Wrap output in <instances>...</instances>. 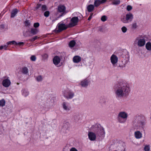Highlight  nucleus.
I'll list each match as a JSON object with an SVG mask.
<instances>
[{
	"label": "nucleus",
	"instance_id": "50",
	"mask_svg": "<svg viewBox=\"0 0 151 151\" xmlns=\"http://www.w3.org/2000/svg\"><path fill=\"white\" fill-rule=\"evenodd\" d=\"M57 19V18H56L54 19H53L52 20V22H55Z\"/></svg>",
	"mask_w": 151,
	"mask_h": 151
},
{
	"label": "nucleus",
	"instance_id": "28",
	"mask_svg": "<svg viewBox=\"0 0 151 151\" xmlns=\"http://www.w3.org/2000/svg\"><path fill=\"white\" fill-rule=\"evenodd\" d=\"M36 79L38 82H40L41 81L42 79L43 78L41 76H37L36 78Z\"/></svg>",
	"mask_w": 151,
	"mask_h": 151
},
{
	"label": "nucleus",
	"instance_id": "46",
	"mask_svg": "<svg viewBox=\"0 0 151 151\" xmlns=\"http://www.w3.org/2000/svg\"><path fill=\"white\" fill-rule=\"evenodd\" d=\"M47 8L46 6L45 5H43L42 6V9H46Z\"/></svg>",
	"mask_w": 151,
	"mask_h": 151
},
{
	"label": "nucleus",
	"instance_id": "6",
	"mask_svg": "<svg viewBox=\"0 0 151 151\" xmlns=\"http://www.w3.org/2000/svg\"><path fill=\"white\" fill-rule=\"evenodd\" d=\"M79 21V18L77 17H72L70 20V22L68 24V27H73L77 24Z\"/></svg>",
	"mask_w": 151,
	"mask_h": 151
},
{
	"label": "nucleus",
	"instance_id": "35",
	"mask_svg": "<svg viewBox=\"0 0 151 151\" xmlns=\"http://www.w3.org/2000/svg\"><path fill=\"white\" fill-rule=\"evenodd\" d=\"M94 8V6L93 5L91 4L87 7V9H93Z\"/></svg>",
	"mask_w": 151,
	"mask_h": 151
},
{
	"label": "nucleus",
	"instance_id": "34",
	"mask_svg": "<svg viewBox=\"0 0 151 151\" xmlns=\"http://www.w3.org/2000/svg\"><path fill=\"white\" fill-rule=\"evenodd\" d=\"M8 45L6 44V45L1 46L0 47V50H1L3 49H4L5 50H6V48L8 47Z\"/></svg>",
	"mask_w": 151,
	"mask_h": 151
},
{
	"label": "nucleus",
	"instance_id": "41",
	"mask_svg": "<svg viewBox=\"0 0 151 151\" xmlns=\"http://www.w3.org/2000/svg\"><path fill=\"white\" fill-rule=\"evenodd\" d=\"M39 23L38 22L34 23V26L35 28L38 27L39 26Z\"/></svg>",
	"mask_w": 151,
	"mask_h": 151
},
{
	"label": "nucleus",
	"instance_id": "24",
	"mask_svg": "<svg viewBox=\"0 0 151 151\" xmlns=\"http://www.w3.org/2000/svg\"><path fill=\"white\" fill-rule=\"evenodd\" d=\"M76 44V42L74 40L71 41L69 44V46L71 47H73Z\"/></svg>",
	"mask_w": 151,
	"mask_h": 151
},
{
	"label": "nucleus",
	"instance_id": "18",
	"mask_svg": "<svg viewBox=\"0 0 151 151\" xmlns=\"http://www.w3.org/2000/svg\"><path fill=\"white\" fill-rule=\"evenodd\" d=\"M103 0H95L94 2V5L96 7H98L101 4L104 3Z\"/></svg>",
	"mask_w": 151,
	"mask_h": 151
},
{
	"label": "nucleus",
	"instance_id": "12",
	"mask_svg": "<svg viewBox=\"0 0 151 151\" xmlns=\"http://www.w3.org/2000/svg\"><path fill=\"white\" fill-rule=\"evenodd\" d=\"M11 84L10 80L8 79H4L2 82L3 86L5 87H9Z\"/></svg>",
	"mask_w": 151,
	"mask_h": 151
},
{
	"label": "nucleus",
	"instance_id": "1",
	"mask_svg": "<svg viewBox=\"0 0 151 151\" xmlns=\"http://www.w3.org/2000/svg\"><path fill=\"white\" fill-rule=\"evenodd\" d=\"M114 88L115 95L118 99L128 95L130 91L129 85L123 81L118 82L114 85Z\"/></svg>",
	"mask_w": 151,
	"mask_h": 151
},
{
	"label": "nucleus",
	"instance_id": "13",
	"mask_svg": "<svg viewBox=\"0 0 151 151\" xmlns=\"http://www.w3.org/2000/svg\"><path fill=\"white\" fill-rule=\"evenodd\" d=\"M88 138L91 141L95 140L96 138L95 134L93 132H89L88 133Z\"/></svg>",
	"mask_w": 151,
	"mask_h": 151
},
{
	"label": "nucleus",
	"instance_id": "29",
	"mask_svg": "<svg viewBox=\"0 0 151 151\" xmlns=\"http://www.w3.org/2000/svg\"><path fill=\"white\" fill-rule=\"evenodd\" d=\"M120 1L119 0H114L112 2V4L115 5H118L120 3Z\"/></svg>",
	"mask_w": 151,
	"mask_h": 151
},
{
	"label": "nucleus",
	"instance_id": "40",
	"mask_svg": "<svg viewBox=\"0 0 151 151\" xmlns=\"http://www.w3.org/2000/svg\"><path fill=\"white\" fill-rule=\"evenodd\" d=\"M37 38V36H35L32 38L30 39L29 40L31 42H33Z\"/></svg>",
	"mask_w": 151,
	"mask_h": 151
},
{
	"label": "nucleus",
	"instance_id": "32",
	"mask_svg": "<svg viewBox=\"0 0 151 151\" xmlns=\"http://www.w3.org/2000/svg\"><path fill=\"white\" fill-rule=\"evenodd\" d=\"M107 19V18L106 16L105 15H104L101 17V20L102 21L104 22L106 21Z\"/></svg>",
	"mask_w": 151,
	"mask_h": 151
},
{
	"label": "nucleus",
	"instance_id": "19",
	"mask_svg": "<svg viewBox=\"0 0 151 151\" xmlns=\"http://www.w3.org/2000/svg\"><path fill=\"white\" fill-rule=\"evenodd\" d=\"M134 135L135 137L137 139H140L142 137V134L139 131L135 132H134Z\"/></svg>",
	"mask_w": 151,
	"mask_h": 151
},
{
	"label": "nucleus",
	"instance_id": "39",
	"mask_svg": "<svg viewBox=\"0 0 151 151\" xmlns=\"http://www.w3.org/2000/svg\"><path fill=\"white\" fill-rule=\"evenodd\" d=\"M25 24L26 26L29 27L30 25V23L29 20H26L25 22Z\"/></svg>",
	"mask_w": 151,
	"mask_h": 151
},
{
	"label": "nucleus",
	"instance_id": "38",
	"mask_svg": "<svg viewBox=\"0 0 151 151\" xmlns=\"http://www.w3.org/2000/svg\"><path fill=\"white\" fill-rule=\"evenodd\" d=\"M36 57L35 55H32L30 57V59L32 61H35L36 60Z\"/></svg>",
	"mask_w": 151,
	"mask_h": 151
},
{
	"label": "nucleus",
	"instance_id": "25",
	"mask_svg": "<svg viewBox=\"0 0 151 151\" xmlns=\"http://www.w3.org/2000/svg\"><path fill=\"white\" fill-rule=\"evenodd\" d=\"M30 32L33 35H35L37 33L38 31L36 29L32 28L31 29Z\"/></svg>",
	"mask_w": 151,
	"mask_h": 151
},
{
	"label": "nucleus",
	"instance_id": "45",
	"mask_svg": "<svg viewBox=\"0 0 151 151\" xmlns=\"http://www.w3.org/2000/svg\"><path fill=\"white\" fill-rule=\"evenodd\" d=\"M132 7L131 6L128 5L127 6V9H132Z\"/></svg>",
	"mask_w": 151,
	"mask_h": 151
},
{
	"label": "nucleus",
	"instance_id": "52",
	"mask_svg": "<svg viewBox=\"0 0 151 151\" xmlns=\"http://www.w3.org/2000/svg\"><path fill=\"white\" fill-rule=\"evenodd\" d=\"M73 117L75 119L76 118H77V116H74Z\"/></svg>",
	"mask_w": 151,
	"mask_h": 151
},
{
	"label": "nucleus",
	"instance_id": "27",
	"mask_svg": "<svg viewBox=\"0 0 151 151\" xmlns=\"http://www.w3.org/2000/svg\"><path fill=\"white\" fill-rule=\"evenodd\" d=\"M5 104V101L4 99L0 100V106H3Z\"/></svg>",
	"mask_w": 151,
	"mask_h": 151
},
{
	"label": "nucleus",
	"instance_id": "31",
	"mask_svg": "<svg viewBox=\"0 0 151 151\" xmlns=\"http://www.w3.org/2000/svg\"><path fill=\"white\" fill-rule=\"evenodd\" d=\"M150 150V147L149 145H147L145 146L144 148V150L145 151H149Z\"/></svg>",
	"mask_w": 151,
	"mask_h": 151
},
{
	"label": "nucleus",
	"instance_id": "26",
	"mask_svg": "<svg viewBox=\"0 0 151 151\" xmlns=\"http://www.w3.org/2000/svg\"><path fill=\"white\" fill-rule=\"evenodd\" d=\"M131 26L132 28L133 29H136L138 27L137 23L136 22H133Z\"/></svg>",
	"mask_w": 151,
	"mask_h": 151
},
{
	"label": "nucleus",
	"instance_id": "15",
	"mask_svg": "<svg viewBox=\"0 0 151 151\" xmlns=\"http://www.w3.org/2000/svg\"><path fill=\"white\" fill-rule=\"evenodd\" d=\"M60 61V59L59 57L57 56H55L53 59V62L54 64L57 65L59 64Z\"/></svg>",
	"mask_w": 151,
	"mask_h": 151
},
{
	"label": "nucleus",
	"instance_id": "16",
	"mask_svg": "<svg viewBox=\"0 0 151 151\" xmlns=\"http://www.w3.org/2000/svg\"><path fill=\"white\" fill-rule=\"evenodd\" d=\"M81 60V58L79 56L76 55L74 56L73 58V61L75 63H78Z\"/></svg>",
	"mask_w": 151,
	"mask_h": 151
},
{
	"label": "nucleus",
	"instance_id": "33",
	"mask_svg": "<svg viewBox=\"0 0 151 151\" xmlns=\"http://www.w3.org/2000/svg\"><path fill=\"white\" fill-rule=\"evenodd\" d=\"M16 42L15 41H9L6 43V44L7 45H11V44H15V43Z\"/></svg>",
	"mask_w": 151,
	"mask_h": 151
},
{
	"label": "nucleus",
	"instance_id": "43",
	"mask_svg": "<svg viewBox=\"0 0 151 151\" xmlns=\"http://www.w3.org/2000/svg\"><path fill=\"white\" fill-rule=\"evenodd\" d=\"M70 151H78V150L75 148L73 147L70 149Z\"/></svg>",
	"mask_w": 151,
	"mask_h": 151
},
{
	"label": "nucleus",
	"instance_id": "21",
	"mask_svg": "<svg viewBox=\"0 0 151 151\" xmlns=\"http://www.w3.org/2000/svg\"><path fill=\"white\" fill-rule=\"evenodd\" d=\"M146 49L148 51L151 50V42H148L145 43Z\"/></svg>",
	"mask_w": 151,
	"mask_h": 151
},
{
	"label": "nucleus",
	"instance_id": "10",
	"mask_svg": "<svg viewBox=\"0 0 151 151\" xmlns=\"http://www.w3.org/2000/svg\"><path fill=\"white\" fill-rule=\"evenodd\" d=\"M90 83V81L88 79L86 78L81 81L80 84L82 87H87Z\"/></svg>",
	"mask_w": 151,
	"mask_h": 151
},
{
	"label": "nucleus",
	"instance_id": "36",
	"mask_svg": "<svg viewBox=\"0 0 151 151\" xmlns=\"http://www.w3.org/2000/svg\"><path fill=\"white\" fill-rule=\"evenodd\" d=\"M121 29H122V31L123 33L126 32H127V28L126 27H125L124 26Z\"/></svg>",
	"mask_w": 151,
	"mask_h": 151
},
{
	"label": "nucleus",
	"instance_id": "4",
	"mask_svg": "<svg viewBox=\"0 0 151 151\" xmlns=\"http://www.w3.org/2000/svg\"><path fill=\"white\" fill-rule=\"evenodd\" d=\"M128 117V114L124 111L119 112L118 115V120L121 123H124L126 121Z\"/></svg>",
	"mask_w": 151,
	"mask_h": 151
},
{
	"label": "nucleus",
	"instance_id": "3",
	"mask_svg": "<svg viewBox=\"0 0 151 151\" xmlns=\"http://www.w3.org/2000/svg\"><path fill=\"white\" fill-rule=\"evenodd\" d=\"M146 37L144 36L139 35L135 39L134 43L139 47H142L145 46L146 43Z\"/></svg>",
	"mask_w": 151,
	"mask_h": 151
},
{
	"label": "nucleus",
	"instance_id": "17",
	"mask_svg": "<svg viewBox=\"0 0 151 151\" xmlns=\"http://www.w3.org/2000/svg\"><path fill=\"white\" fill-rule=\"evenodd\" d=\"M67 12L68 11H66V10H58L57 14L58 16V18L62 16Z\"/></svg>",
	"mask_w": 151,
	"mask_h": 151
},
{
	"label": "nucleus",
	"instance_id": "8",
	"mask_svg": "<svg viewBox=\"0 0 151 151\" xmlns=\"http://www.w3.org/2000/svg\"><path fill=\"white\" fill-rule=\"evenodd\" d=\"M74 95L73 92L70 91H66L63 93V96L64 97L68 99L73 98Z\"/></svg>",
	"mask_w": 151,
	"mask_h": 151
},
{
	"label": "nucleus",
	"instance_id": "42",
	"mask_svg": "<svg viewBox=\"0 0 151 151\" xmlns=\"http://www.w3.org/2000/svg\"><path fill=\"white\" fill-rule=\"evenodd\" d=\"M24 44V42H16V43H15V44L16 45H23Z\"/></svg>",
	"mask_w": 151,
	"mask_h": 151
},
{
	"label": "nucleus",
	"instance_id": "51",
	"mask_svg": "<svg viewBox=\"0 0 151 151\" xmlns=\"http://www.w3.org/2000/svg\"><path fill=\"white\" fill-rule=\"evenodd\" d=\"M89 12H91L93 10H88Z\"/></svg>",
	"mask_w": 151,
	"mask_h": 151
},
{
	"label": "nucleus",
	"instance_id": "5",
	"mask_svg": "<svg viewBox=\"0 0 151 151\" xmlns=\"http://www.w3.org/2000/svg\"><path fill=\"white\" fill-rule=\"evenodd\" d=\"M134 18L133 14L130 12L127 13L126 15V17L121 19V21L123 23H128L131 22Z\"/></svg>",
	"mask_w": 151,
	"mask_h": 151
},
{
	"label": "nucleus",
	"instance_id": "37",
	"mask_svg": "<svg viewBox=\"0 0 151 151\" xmlns=\"http://www.w3.org/2000/svg\"><path fill=\"white\" fill-rule=\"evenodd\" d=\"M50 14V12L49 11H46L44 13V15L46 17H48Z\"/></svg>",
	"mask_w": 151,
	"mask_h": 151
},
{
	"label": "nucleus",
	"instance_id": "11",
	"mask_svg": "<svg viewBox=\"0 0 151 151\" xmlns=\"http://www.w3.org/2000/svg\"><path fill=\"white\" fill-rule=\"evenodd\" d=\"M110 60L111 63L114 65L117 62L118 58L116 55L113 54L111 57Z\"/></svg>",
	"mask_w": 151,
	"mask_h": 151
},
{
	"label": "nucleus",
	"instance_id": "9",
	"mask_svg": "<svg viewBox=\"0 0 151 151\" xmlns=\"http://www.w3.org/2000/svg\"><path fill=\"white\" fill-rule=\"evenodd\" d=\"M63 109L66 112L69 111L71 108L70 104L67 102H64L62 104Z\"/></svg>",
	"mask_w": 151,
	"mask_h": 151
},
{
	"label": "nucleus",
	"instance_id": "23",
	"mask_svg": "<svg viewBox=\"0 0 151 151\" xmlns=\"http://www.w3.org/2000/svg\"><path fill=\"white\" fill-rule=\"evenodd\" d=\"M23 95L25 97H26L29 95V92L27 90L24 89L22 91Z\"/></svg>",
	"mask_w": 151,
	"mask_h": 151
},
{
	"label": "nucleus",
	"instance_id": "47",
	"mask_svg": "<svg viewBox=\"0 0 151 151\" xmlns=\"http://www.w3.org/2000/svg\"><path fill=\"white\" fill-rule=\"evenodd\" d=\"M41 4H37L36 7V9H39L41 7Z\"/></svg>",
	"mask_w": 151,
	"mask_h": 151
},
{
	"label": "nucleus",
	"instance_id": "7",
	"mask_svg": "<svg viewBox=\"0 0 151 151\" xmlns=\"http://www.w3.org/2000/svg\"><path fill=\"white\" fill-rule=\"evenodd\" d=\"M57 26L58 29L56 31L57 32H60L63 30H65L68 27H68V24L66 25L64 24L61 23H59L57 25Z\"/></svg>",
	"mask_w": 151,
	"mask_h": 151
},
{
	"label": "nucleus",
	"instance_id": "44",
	"mask_svg": "<svg viewBox=\"0 0 151 151\" xmlns=\"http://www.w3.org/2000/svg\"><path fill=\"white\" fill-rule=\"evenodd\" d=\"M93 15V13H91L90 14V16H89V17L88 18V20H90L91 19V18L92 17Z\"/></svg>",
	"mask_w": 151,
	"mask_h": 151
},
{
	"label": "nucleus",
	"instance_id": "30",
	"mask_svg": "<svg viewBox=\"0 0 151 151\" xmlns=\"http://www.w3.org/2000/svg\"><path fill=\"white\" fill-rule=\"evenodd\" d=\"M58 9H65V7L64 5H60L58 6Z\"/></svg>",
	"mask_w": 151,
	"mask_h": 151
},
{
	"label": "nucleus",
	"instance_id": "49",
	"mask_svg": "<svg viewBox=\"0 0 151 151\" xmlns=\"http://www.w3.org/2000/svg\"><path fill=\"white\" fill-rule=\"evenodd\" d=\"M0 27H1L3 29H4V24L1 25Z\"/></svg>",
	"mask_w": 151,
	"mask_h": 151
},
{
	"label": "nucleus",
	"instance_id": "48",
	"mask_svg": "<svg viewBox=\"0 0 151 151\" xmlns=\"http://www.w3.org/2000/svg\"><path fill=\"white\" fill-rule=\"evenodd\" d=\"M125 66L124 65V66L123 65H119V67H120L121 69H122L124 67H125Z\"/></svg>",
	"mask_w": 151,
	"mask_h": 151
},
{
	"label": "nucleus",
	"instance_id": "2",
	"mask_svg": "<svg viewBox=\"0 0 151 151\" xmlns=\"http://www.w3.org/2000/svg\"><path fill=\"white\" fill-rule=\"evenodd\" d=\"M145 124V119L142 115L136 116L133 121V125L136 128L143 129Z\"/></svg>",
	"mask_w": 151,
	"mask_h": 151
},
{
	"label": "nucleus",
	"instance_id": "22",
	"mask_svg": "<svg viewBox=\"0 0 151 151\" xmlns=\"http://www.w3.org/2000/svg\"><path fill=\"white\" fill-rule=\"evenodd\" d=\"M18 12V10H12L11 12V18L14 17Z\"/></svg>",
	"mask_w": 151,
	"mask_h": 151
},
{
	"label": "nucleus",
	"instance_id": "20",
	"mask_svg": "<svg viewBox=\"0 0 151 151\" xmlns=\"http://www.w3.org/2000/svg\"><path fill=\"white\" fill-rule=\"evenodd\" d=\"M21 72L22 73L27 75L28 73V69L26 67H23L21 70Z\"/></svg>",
	"mask_w": 151,
	"mask_h": 151
},
{
	"label": "nucleus",
	"instance_id": "14",
	"mask_svg": "<svg viewBox=\"0 0 151 151\" xmlns=\"http://www.w3.org/2000/svg\"><path fill=\"white\" fill-rule=\"evenodd\" d=\"M97 134L99 136H104L105 132L104 128L103 127H100L99 129L97 132Z\"/></svg>",
	"mask_w": 151,
	"mask_h": 151
}]
</instances>
